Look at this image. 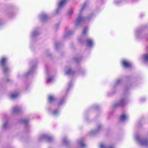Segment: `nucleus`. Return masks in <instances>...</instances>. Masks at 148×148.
Segmentation results:
<instances>
[{
	"label": "nucleus",
	"instance_id": "f257e3e1",
	"mask_svg": "<svg viewBox=\"0 0 148 148\" xmlns=\"http://www.w3.org/2000/svg\"><path fill=\"white\" fill-rule=\"evenodd\" d=\"M134 138L139 145L142 146H147L148 145V139H146L141 140L139 138V135L137 134L135 135Z\"/></svg>",
	"mask_w": 148,
	"mask_h": 148
},
{
	"label": "nucleus",
	"instance_id": "f03ea898",
	"mask_svg": "<svg viewBox=\"0 0 148 148\" xmlns=\"http://www.w3.org/2000/svg\"><path fill=\"white\" fill-rule=\"evenodd\" d=\"M54 139V137L53 136H50L47 134H42L39 137L40 140L45 139L49 142L53 141Z\"/></svg>",
	"mask_w": 148,
	"mask_h": 148
},
{
	"label": "nucleus",
	"instance_id": "7ed1b4c3",
	"mask_svg": "<svg viewBox=\"0 0 148 148\" xmlns=\"http://www.w3.org/2000/svg\"><path fill=\"white\" fill-rule=\"evenodd\" d=\"M8 60L6 57H3L2 58L1 61V64L3 67V70L5 73H6L9 70V68L5 66V63Z\"/></svg>",
	"mask_w": 148,
	"mask_h": 148
},
{
	"label": "nucleus",
	"instance_id": "20e7f679",
	"mask_svg": "<svg viewBox=\"0 0 148 148\" xmlns=\"http://www.w3.org/2000/svg\"><path fill=\"white\" fill-rule=\"evenodd\" d=\"M84 138L78 140L76 143L77 145L81 146L82 147H86L87 145L84 143Z\"/></svg>",
	"mask_w": 148,
	"mask_h": 148
},
{
	"label": "nucleus",
	"instance_id": "39448f33",
	"mask_svg": "<svg viewBox=\"0 0 148 148\" xmlns=\"http://www.w3.org/2000/svg\"><path fill=\"white\" fill-rule=\"evenodd\" d=\"M122 64L125 68L129 67L132 65L131 63L126 60H123L122 61Z\"/></svg>",
	"mask_w": 148,
	"mask_h": 148
},
{
	"label": "nucleus",
	"instance_id": "423d86ee",
	"mask_svg": "<svg viewBox=\"0 0 148 148\" xmlns=\"http://www.w3.org/2000/svg\"><path fill=\"white\" fill-rule=\"evenodd\" d=\"M66 2V0H60L58 3V10H59V9L61 8L62 7H63L65 4Z\"/></svg>",
	"mask_w": 148,
	"mask_h": 148
},
{
	"label": "nucleus",
	"instance_id": "0eeeda50",
	"mask_svg": "<svg viewBox=\"0 0 148 148\" xmlns=\"http://www.w3.org/2000/svg\"><path fill=\"white\" fill-rule=\"evenodd\" d=\"M21 108L17 106L13 107L11 109V112L13 114H16L21 110Z\"/></svg>",
	"mask_w": 148,
	"mask_h": 148
},
{
	"label": "nucleus",
	"instance_id": "6e6552de",
	"mask_svg": "<svg viewBox=\"0 0 148 148\" xmlns=\"http://www.w3.org/2000/svg\"><path fill=\"white\" fill-rule=\"evenodd\" d=\"M129 116L127 114H123L120 117V120L121 121H123L127 120Z\"/></svg>",
	"mask_w": 148,
	"mask_h": 148
},
{
	"label": "nucleus",
	"instance_id": "1a4fd4ad",
	"mask_svg": "<svg viewBox=\"0 0 148 148\" xmlns=\"http://www.w3.org/2000/svg\"><path fill=\"white\" fill-rule=\"evenodd\" d=\"M55 79L54 77L50 76L49 75H47L46 77L47 82V83H50L53 81Z\"/></svg>",
	"mask_w": 148,
	"mask_h": 148
},
{
	"label": "nucleus",
	"instance_id": "9d476101",
	"mask_svg": "<svg viewBox=\"0 0 148 148\" xmlns=\"http://www.w3.org/2000/svg\"><path fill=\"white\" fill-rule=\"evenodd\" d=\"M39 17L40 20L43 21L47 18V16L45 13H42L40 15Z\"/></svg>",
	"mask_w": 148,
	"mask_h": 148
},
{
	"label": "nucleus",
	"instance_id": "9b49d317",
	"mask_svg": "<svg viewBox=\"0 0 148 148\" xmlns=\"http://www.w3.org/2000/svg\"><path fill=\"white\" fill-rule=\"evenodd\" d=\"M86 42L87 46L89 47H91L94 45V42L91 39H88Z\"/></svg>",
	"mask_w": 148,
	"mask_h": 148
},
{
	"label": "nucleus",
	"instance_id": "f8f14e48",
	"mask_svg": "<svg viewBox=\"0 0 148 148\" xmlns=\"http://www.w3.org/2000/svg\"><path fill=\"white\" fill-rule=\"evenodd\" d=\"M65 74L66 75H68L71 74L72 71L69 67H66L64 69Z\"/></svg>",
	"mask_w": 148,
	"mask_h": 148
},
{
	"label": "nucleus",
	"instance_id": "ddd939ff",
	"mask_svg": "<svg viewBox=\"0 0 148 148\" xmlns=\"http://www.w3.org/2000/svg\"><path fill=\"white\" fill-rule=\"evenodd\" d=\"M110 147V145L107 143H101L99 144V147L100 148H106Z\"/></svg>",
	"mask_w": 148,
	"mask_h": 148
},
{
	"label": "nucleus",
	"instance_id": "4468645a",
	"mask_svg": "<svg viewBox=\"0 0 148 148\" xmlns=\"http://www.w3.org/2000/svg\"><path fill=\"white\" fill-rule=\"evenodd\" d=\"M39 34V32L37 29H35L32 32L31 36L32 38L37 36Z\"/></svg>",
	"mask_w": 148,
	"mask_h": 148
},
{
	"label": "nucleus",
	"instance_id": "2eb2a0df",
	"mask_svg": "<svg viewBox=\"0 0 148 148\" xmlns=\"http://www.w3.org/2000/svg\"><path fill=\"white\" fill-rule=\"evenodd\" d=\"M18 95V94L17 93H14L10 94L9 96L10 99H13L17 97Z\"/></svg>",
	"mask_w": 148,
	"mask_h": 148
},
{
	"label": "nucleus",
	"instance_id": "dca6fc26",
	"mask_svg": "<svg viewBox=\"0 0 148 148\" xmlns=\"http://www.w3.org/2000/svg\"><path fill=\"white\" fill-rule=\"evenodd\" d=\"M141 59L145 61H148V53L146 54L143 55L141 57Z\"/></svg>",
	"mask_w": 148,
	"mask_h": 148
},
{
	"label": "nucleus",
	"instance_id": "f3484780",
	"mask_svg": "<svg viewBox=\"0 0 148 148\" xmlns=\"http://www.w3.org/2000/svg\"><path fill=\"white\" fill-rule=\"evenodd\" d=\"M84 20V18L82 16L81 14H79L78 16V18L77 20V23H80L82 21H83Z\"/></svg>",
	"mask_w": 148,
	"mask_h": 148
},
{
	"label": "nucleus",
	"instance_id": "a211bd4d",
	"mask_svg": "<svg viewBox=\"0 0 148 148\" xmlns=\"http://www.w3.org/2000/svg\"><path fill=\"white\" fill-rule=\"evenodd\" d=\"M100 126L99 127L97 128V130H92L90 131L89 132V135L90 136H92L95 134L96 133H97V132H98L100 128Z\"/></svg>",
	"mask_w": 148,
	"mask_h": 148
},
{
	"label": "nucleus",
	"instance_id": "6ab92c4d",
	"mask_svg": "<svg viewBox=\"0 0 148 148\" xmlns=\"http://www.w3.org/2000/svg\"><path fill=\"white\" fill-rule=\"evenodd\" d=\"M125 99H121L118 104H116L115 106H122L124 104Z\"/></svg>",
	"mask_w": 148,
	"mask_h": 148
},
{
	"label": "nucleus",
	"instance_id": "aec40b11",
	"mask_svg": "<svg viewBox=\"0 0 148 148\" xmlns=\"http://www.w3.org/2000/svg\"><path fill=\"white\" fill-rule=\"evenodd\" d=\"M9 124L8 121H5L3 123L2 125L3 127L4 128H6L8 126Z\"/></svg>",
	"mask_w": 148,
	"mask_h": 148
},
{
	"label": "nucleus",
	"instance_id": "412c9836",
	"mask_svg": "<svg viewBox=\"0 0 148 148\" xmlns=\"http://www.w3.org/2000/svg\"><path fill=\"white\" fill-rule=\"evenodd\" d=\"M55 98L53 96L49 95V100L50 102H51L54 101Z\"/></svg>",
	"mask_w": 148,
	"mask_h": 148
},
{
	"label": "nucleus",
	"instance_id": "4be33fe9",
	"mask_svg": "<svg viewBox=\"0 0 148 148\" xmlns=\"http://www.w3.org/2000/svg\"><path fill=\"white\" fill-rule=\"evenodd\" d=\"M88 29L87 27L85 28L82 31V34H86L88 32Z\"/></svg>",
	"mask_w": 148,
	"mask_h": 148
},
{
	"label": "nucleus",
	"instance_id": "5701e85b",
	"mask_svg": "<svg viewBox=\"0 0 148 148\" xmlns=\"http://www.w3.org/2000/svg\"><path fill=\"white\" fill-rule=\"evenodd\" d=\"M62 143L64 144L67 142L68 141V139L66 138H64L62 139Z\"/></svg>",
	"mask_w": 148,
	"mask_h": 148
},
{
	"label": "nucleus",
	"instance_id": "b1692460",
	"mask_svg": "<svg viewBox=\"0 0 148 148\" xmlns=\"http://www.w3.org/2000/svg\"><path fill=\"white\" fill-rule=\"evenodd\" d=\"M59 113V111L58 110H56L54 111L53 113V114L54 116H56Z\"/></svg>",
	"mask_w": 148,
	"mask_h": 148
},
{
	"label": "nucleus",
	"instance_id": "393cba45",
	"mask_svg": "<svg viewBox=\"0 0 148 148\" xmlns=\"http://www.w3.org/2000/svg\"><path fill=\"white\" fill-rule=\"evenodd\" d=\"M28 120H27V119H23L22 120V122H23V123H28Z\"/></svg>",
	"mask_w": 148,
	"mask_h": 148
},
{
	"label": "nucleus",
	"instance_id": "a878e982",
	"mask_svg": "<svg viewBox=\"0 0 148 148\" xmlns=\"http://www.w3.org/2000/svg\"><path fill=\"white\" fill-rule=\"evenodd\" d=\"M73 12V10H71L68 12V14H72Z\"/></svg>",
	"mask_w": 148,
	"mask_h": 148
},
{
	"label": "nucleus",
	"instance_id": "bb28decb",
	"mask_svg": "<svg viewBox=\"0 0 148 148\" xmlns=\"http://www.w3.org/2000/svg\"><path fill=\"white\" fill-rule=\"evenodd\" d=\"M64 101L62 100H61L60 101V103H59V104L60 105H61L62 104H63V103H64Z\"/></svg>",
	"mask_w": 148,
	"mask_h": 148
},
{
	"label": "nucleus",
	"instance_id": "cd10ccee",
	"mask_svg": "<svg viewBox=\"0 0 148 148\" xmlns=\"http://www.w3.org/2000/svg\"><path fill=\"white\" fill-rule=\"evenodd\" d=\"M121 81V80L120 79L117 80L116 81V84H118Z\"/></svg>",
	"mask_w": 148,
	"mask_h": 148
},
{
	"label": "nucleus",
	"instance_id": "c85d7f7f",
	"mask_svg": "<svg viewBox=\"0 0 148 148\" xmlns=\"http://www.w3.org/2000/svg\"><path fill=\"white\" fill-rule=\"evenodd\" d=\"M71 31H69V32H68V35H69V34H70L71 33Z\"/></svg>",
	"mask_w": 148,
	"mask_h": 148
},
{
	"label": "nucleus",
	"instance_id": "c756f323",
	"mask_svg": "<svg viewBox=\"0 0 148 148\" xmlns=\"http://www.w3.org/2000/svg\"><path fill=\"white\" fill-rule=\"evenodd\" d=\"M84 6H83L82 8H81V10H80V11L81 12L82 10H83V9H84Z\"/></svg>",
	"mask_w": 148,
	"mask_h": 148
},
{
	"label": "nucleus",
	"instance_id": "7c9ffc66",
	"mask_svg": "<svg viewBox=\"0 0 148 148\" xmlns=\"http://www.w3.org/2000/svg\"><path fill=\"white\" fill-rule=\"evenodd\" d=\"M78 40L80 42H81V40H80V38H78Z\"/></svg>",
	"mask_w": 148,
	"mask_h": 148
},
{
	"label": "nucleus",
	"instance_id": "2f4dec72",
	"mask_svg": "<svg viewBox=\"0 0 148 148\" xmlns=\"http://www.w3.org/2000/svg\"><path fill=\"white\" fill-rule=\"evenodd\" d=\"M71 84H69V87H70V86H71Z\"/></svg>",
	"mask_w": 148,
	"mask_h": 148
},
{
	"label": "nucleus",
	"instance_id": "473e14b6",
	"mask_svg": "<svg viewBox=\"0 0 148 148\" xmlns=\"http://www.w3.org/2000/svg\"><path fill=\"white\" fill-rule=\"evenodd\" d=\"M115 2L117 4L118 3H119V2H117V1H116Z\"/></svg>",
	"mask_w": 148,
	"mask_h": 148
},
{
	"label": "nucleus",
	"instance_id": "72a5a7b5",
	"mask_svg": "<svg viewBox=\"0 0 148 148\" xmlns=\"http://www.w3.org/2000/svg\"><path fill=\"white\" fill-rule=\"evenodd\" d=\"M34 69V68H32L31 70H33Z\"/></svg>",
	"mask_w": 148,
	"mask_h": 148
},
{
	"label": "nucleus",
	"instance_id": "f704fd0d",
	"mask_svg": "<svg viewBox=\"0 0 148 148\" xmlns=\"http://www.w3.org/2000/svg\"><path fill=\"white\" fill-rule=\"evenodd\" d=\"M30 71H29L28 72V74H29L30 73Z\"/></svg>",
	"mask_w": 148,
	"mask_h": 148
}]
</instances>
